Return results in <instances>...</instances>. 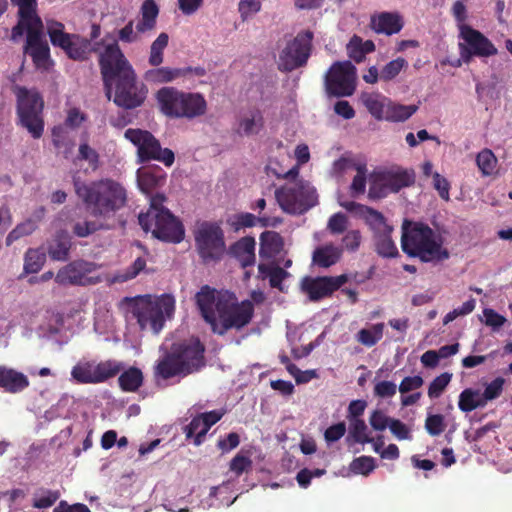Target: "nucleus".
I'll return each instance as SVG.
<instances>
[{
	"label": "nucleus",
	"instance_id": "f257e3e1",
	"mask_svg": "<svg viewBox=\"0 0 512 512\" xmlns=\"http://www.w3.org/2000/svg\"><path fill=\"white\" fill-rule=\"evenodd\" d=\"M140 190L149 197L150 206L146 213H140L138 221L145 232L168 243H180L185 236L182 222L164 207L166 197L155 192L166 182V173L160 167L141 168L137 171Z\"/></svg>",
	"mask_w": 512,
	"mask_h": 512
},
{
	"label": "nucleus",
	"instance_id": "f03ea898",
	"mask_svg": "<svg viewBox=\"0 0 512 512\" xmlns=\"http://www.w3.org/2000/svg\"><path fill=\"white\" fill-rule=\"evenodd\" d=\"M73 183L76 194L86 204L92 216L115 223V213L127 202L126 190L120 183L104 179L85 184L79 178H74Z\"/></svg>",
	"mask_w": 512,
	"mask_h": 512
},
{
	"label": "nucleus",
	"instance_id": "7ed1b4c3",
	"mask_svg": "<svg viewBox=\"0 0 512 512\" xmlns=\"http://www.w3.org/2000/svg\"><path fill=\"white\" fill-rule=\"evenodd\" d=\"M401 247L405 254L422 262L448 256V252L442 249L441 238L427 224L407 219L402 223Z\"/></svg>",
	"mask_w": 512,
	"mask_h": 512
},
{
	"label": "nucleus",
	"instance_id": "20e7f679",
	"mask_svg": "<svg viewBox=\"0 0 512 512\" xmlns=\"http://www.w3.org/2000/svg\"><path fill=\"white\" fill-rule=\"evenodd\" d=\"M156 99L161 112L170 118L194 119L206 113L204 96L195 92H184L175 87L158 90Z\"/></svg>",
	"mask_w": 512,
	"mask_h": 512
},
{
	"label": "nucleus",
	"instance_id": "39448f33",
	"mask_svg": "<svg viewBox=\"0 0 512 512\" xmlns=\"http://www.w3.org/2000/svg\"><path fill=\"white\" fill-rule=\"evenodd\" d=\"M254 316V304L250 300L237 302L233 293L224 291L219 294L217 315L211 324L213 333L220 336L229 330H241L247 326Z\"/></svg>",
	"mask_w": 512,
	"mask_h": 512
},
{
	"label": "nucleus",
	"instance_id": "423d86ee",
	"mask_svg": "<svg viewBox=\"0 0 512 512\" xmlns=\"http://www.w3.org/2000/svg\"><path fill=\"white\" fill-rule=\"evenodd\" d=\"M129 313L137 320L141 330L150 327L158 333L164 324L165 316L170 317L175 309L174 298L163 295L152 301L149 296H139L128 299Z\"/></svg>",
	"mask_w": 512,
	"mask_h": 512
},
{
	"label": "nucleus",
	"instance_id": "0eeeda50",
	"mask_svg": "<svg viewBox=\"0 0 512 512\" xmlns=\"http://www.w3.org/2000/svg\"><path fill=\"white\" fill-rule=\"evenodd\" d=\"M15 94L18 124L25 128L34 139L41 138L45 126L42 96L37 91H31L25 87H17Z\"/></svg>",
	"mask_w": 512,
	"mask_h": 512
},
{
	"label": "nucleus",
	"instance_id": "6e6552de",
	"mask_svg": "<svg viewBox=\"0 0 512 512\" xmlns=\"http://www.w3.org/2000/svg\"><path fill=\"white\" fill-rule=\"evenodd\" d=\"M194 241L198 256L204 264L219 262L226 252L225 235L219 222L200 223L194 232Z\"/></svg>",
	"mask_w": 512,
	"mask_h": 512
},
{
	"label": "nucleus",
	"instance_id": "1a4fd4ad",
	"mask_svg": "<svg viewBox=\"0 0 512 512\" xmlns=\"http://www.w3.org/2000/svg\"><path fill=\"white\" fill-rule=\"evenodd\" d=\"M124 137L137 147L139 163L155 160L170 167L175 161L174 152L169 148H162L159 140L147 130L129 128Z\"/></svg>",
	"mask_w": 512,
	"mask_h": 512
},
{
	"label": "nucleus",
	"instance_id": "9d476101",
	"mask_svg": "<svg viewBox=\"0 0 512 512\" xmlns=\"http://www.w3.org/2000/svg\"><path fill=\"white\" fill-rule=\"evenodd\" d=\"M275 196L282 210L294 215L303 214L318 203L316 189L304 181L277 189Z\"/></svg>",
	"mask_w": 512,
	"mask_h": 512
},
{
	"label": "nucleus",
	"instance_id": "9b49d317",
	"mask_svg": "<svg viewBox=\"0 0 512 512\" xmlns=\"http://www.w3.org/2000/svg\"><path fill=\"white\" fill-rule=\"evenodd\" d=\"M314 34L310 30L300 31L280 51L278 69L281 72H291L305 66L312 53Z\"/></svg>",
	"mask_w": 512,
	"mask_h": 512
},
{
	"label": "nucleus",
	"instance_id": "f8f14e48",
	"mask_svg": "<svg viewBox=\"0 0 512 512\" xmlns=\"http://www.w3.org/2000/svg\"><path fill=\"white\" fill-rule=\"evenodd\" d=\"M356 78V67L350 61H336L325 74V91L332 97L352 96L356 90Z\"/></svg>",
	"mask_w": 512,
	"mask_h": 512
},
{
	"label": "nucleus",
	"instance_id": "ddd939ff",
	"mask_svg": "<svg viewBox=\"0 0 512 512\" xmlns=\"http://www.w3.org/2000/svg\"><path fill=\"white\" fill-rule=\"evenodd\" d=\"M99 265L84 259H77L61 267L55 282L60 286H92L102 282V277L96 275Z\"/></svg>",
	"mask_w": 512,
	"mask_h": 512
},
{
	"label": "nucleus",
	"instance_id": "4468645a",
	"mask_svg": "<svg viewBox=\"0 0 512 512\" xmlns=\"http://www.w3.org/2000/svg\"><path fill=\"white\" fill-rule=\"evenodd\" d=\"M113 83L115 86L113 102L118 107L134 109L144 103L148 89L142 82L137 81L134 69L114 78Z\"/></svg>",
	"mask_w": 512,
	"mask_h": 512
},
{
	"label": "nucleus",
	"instance_id": "2eb2a0df",
	"mask_svg": "<svg viewBox=\"0 0 512 512\" xmlns=\"http://www.w3.org/2000/svg\"><path fill=\"white\" fill-rule=\"evenodd\" d=\"M123 369L121 362L106 360L80 361L71 370L72 378L79 384H99L118 375Z\"/></svg>",
	"mask_w": 512,
	"mask_h": 512
},
{
	"label": "nucleus",
	"instance_id": "dca6fc26",
	"mask_svg": "<svg viewBox=\"0 0 512 512\" xmlns=\"http://www.w3.org/2000/svg\"><path fill=\"white\" fill-rule=\"evenodd\" d=\"M141 18L134 26V20L118 30L117 38L125 44H132L141 39V34L151 32L156 28L159 7L154 0H144L140 7Z\"/></svg>",
	"mask_w": 512,
	"mask_h": 512
},
{
	"label": "nucleus",
	"instance_id": "f3484780",
	"mask_svg": "<svg viewBox=\"0 0 512 512\" xmlns=\"http://www.w3.org/2000/svg\"><path fill=\"white\" fill-rule=\"evenodd\" d=\"M99 66L106 87V95L110 99L112 80L133 70V67L124 56L117 42L105 46L103 52L99 55Z\"/></svg>",
	"mask_w": 512,
	"mask_h": 512
},
{
	"label": "nucleus",
	"instance_id": "a211bd4d",
	"mask_svg": "<svg viewBox=\"0 0 512 512\" xmlns=\"http://www.w3.org/2000/svg\"><path fill=\"white\" fill-rule=\"evenodd\" d=\"M461 58L468 63L473 56L489 57L497 54V48L481 32L470 27H463L459 31Z\"/></svg>",
	"mask_w": 512,
	"mask_h": 512
},
{
	"label": "nucleus",
	"instance_id": "6ab92c4d",
	"mask_svg": "<svg viewBox=\"0 0 512 512\" xmlns=\"http://www.w3.org/2000/svg\"><path fill=\"white\" fill-rule=\"evenodd\" d=\"M27 34L24 51L33 61L38 70L48 71L53 65L50 57V48L46 40L43 39V23L28 26L25 28Z\"/></svg>",
	"mask_w": 512,
	"mask_h": 512
},
{
	"label": "nucleus",
	"instance_id": "aec40b11",
	"mask_svg": "<svg viewBox=\"0 0 512 512\" xmlns=\"http://www.w3.org/2000/svg\"><path fill=\"white\" fill-rule=\"evenodd\" d=\"M349 281L347 274L338 276L305 277L302 281V290L313 302L329 298Z\"/></svg>",
	"mask_w": 512,
	"mask_h": 512
},
{
	"label": "nucleus",
	"instance_id": "412c9836",
	"mask_svg": "<svg viewBox=\"0 0 512 512\" xmlns=\"http://www.w3.org/2000/svg\"><path fill=\"white\" fill-rule=\"evenodd\" d=\"M171 350L178 356V359L183 363L184 368L189 370V374L199 370L205 365V349L198 339H191L179 344H173Z\"/></svg>",
	"mask_w": 512,
	"mask_h": 512
},
{
	"label": "nucleus",
	"instance_id": "4be33fe9",
	"mask_svg": "<svg viewBox=\"0 0 512 512\" xmlns=\"http://www.w3.org/2000/svg\"><path fill=\"white\" fill-rule=\"evenodd\" d=\"M224 416L221 410H212L200 413L184 427L186 439L194 438V444L199 446L203 443L207 432Z\"/></svg>",
	"mask_w": 512,
	"mask_h": 512
},
{
	"label": "nucleus",
	"instance_id": "5701e85b",
	"mask_svg": "<svg viewBox=\"0 0 512 512\" xmlns=\"http://www.w3.org/2000/svg\"><path fill=\"white\" fill-rule=\"evenodd\" d=\"M18 7V22L12 28L11 40L18 41L25 33V28L43 23L37 14V0H11Z\"/></svg>",
	"mask_w": 512,
	"mask_h": 512
},
{
	"label": "nucleus",
	"instance_id": "b1692460",
	"mask_svg": "<svg viewBox=\"0 0 512 512\" xmlns=\"http://www.w3.org/2000/svg\"><path fill=\"white\" fill-rule=\"evenodd\" d=\"M214 288L204 285L195 295L197 307L201 316L210 326L217 315V302L219 294Z\"/></svg>",
	"mask_w": 512,
	"mask_h": 512
},
{
	"label": "nucleus",
	"instance_id": "393cba45",
	"mask_svg": "<svg viewBox=\"0 0 512 512\" xmlns=\"http://www.w3.org/2000/svg\"><path fill=\"white\" fill-rule=\"evenodd\" d=\"M30 385L28 377L13 368L0 365V388L5 392L17 394Z\"/></svg>",
	"mask_w": 512,
	"mask_h": 512
},
{
	"label": "nucleus",
	"instance_id": "a878e982",
	"mask_svg": "<svg viewBox=\"0 0 512 512\" xmlns=\"http://www.w3.org/2000/svg\"><path fill=\"white\" fill-rule=\"evenodd\" d=\"M403 19L398 13L382 12L371 17L370 27L378 34L393 35L403 28Z\"/></svg>",
	"mask_w": 512,
	"mask_h": 512
},
{
	"label": "nucleus",
	"instance_id": "bb28decb",
	"mask_svg": "<svg viewBox=\"0 0 512 512\" xmlns=\"http://www.w3.org/2000/svg\"><path fill=\"white\" fill-rule=\"evenodd\" d=\"M154 373L156 377L168 380L175 376H186L189 374V370L184 368L178 356L171 350L157 362Z\"/></svg>",
	"mask_w": 512,
	"mask_h": 512
},
{
	"label": "nucleus",
	"instance_id": "cd10ccee",
	"mask_svg": "<svg viewBox=\"0 0 512 512\" xmlns=\"http://www.w3.org/2000/svg\"><path fill=\"white\" fill-rule=\"evenodd\" d=\"M380 181L389 192H398L414 182V175L404 169H389L379 174Z\"/></svg>",
	"mask_w": 512,
	"mask_h": 512
},
{
	"label": "nucleus",
	"instance_id": "c85d7f7f",
	"mask_svg": "<svg viewBox=\"0 0 512 512\" xmlns=\"http://www.w3.org/2000/svg\"><path fill=\"white\" fill-rule=\"evenodd\" d=\"M255 246V239L251 236H245L230 247V253L245 268L255 263Z\"/></svg>",
	"mask_w": 512,
	"mask_h": 512
},
{
	"label": "nucleus",
	"instance_id": "c756f323",
	"mask_svg": "<svg viewBox=\"0 0 512 512\" xmlns=\"http://www.w3.org/2000/svg\"><path fill=\"white\" fill-rule=\"evenodd\" d=\"M190 69L171 68V67H155L149 69L144 74V79L149 83H169L180 77H186L190 73Z\"/></svg>",
	"mask_w": 512,
	"mask_h": 512
},
{
	"label": "nucleus",
	"instance_id": "7c9ffc66",
	"mask_svg": "<svg viewBox=\"0 0 512 512\" xmlns=\"http://www.w3.org/2000/svg\"><path fill=\"white\" fill-rule=\"evenodd\" d=\"M283 238L278 232L264 231L260 235L259 254L262 258H274L283 250Z\"/></svg>",
	"mask_w": 512,
	"mask_h": 512
},
{
	"label": "nucleus",
	"instance_id": "2f4dec72",
	"mask_svg": "<svg viewBox=\"0 0 512 512\" xmlns=\"http://www.w3.org/2000/svg\"><path fill=\"white\" fill-rule=\"evenodd\" d=\"M342 255V249L333 245L326 244L320 247H317L312 255V261L315 265L328 268L332 265L336 264Z\"/></svg>",
	"mask_w": 512,
	"mask_h": 512
},
{
	"label": "nucleus",
	"instance_id": "473e14b6",
	"mask_svg": "<svg viewBox=\"0 0 512 512\" xmlns=\"http://www.w3.org/2000/svg\"><path fill=\"white\" fill-rule=\"evenodd\" d=\"M71 246L70 236L65 232H59L49 243L47 252L54 261H66L69 258Z\"/></svg>",
	"mask_w": 512,
	"mask_h": 512
},
{
	"label": "nucleus",
	"instance_id": "72a5a7b5",
	"mask_svg": "<svg viewBox=\"0 0 512 512\" xmlns=\"http://www.w3.org/2000/svg\"><path fill=\"white\" fill-rule=\"evenodd\" d=\"M114 227V222H109L108 220L97 218L95 220H84L76 222L72 227V232L79 238H85L100 230H110Z\"/></svg>",
	"mask_w": 512,
	"mask_h": 512
},
{
	"label": "nucleus",
	"instance_id": "f704fd0d",
	"mask_svg": "<svg viewBox=\"0 0 512 512\" xmlns=\"http://www.w3.org/2000/svg\"><path fill=\"white\" fill-rule=\"evenodd\" d=\"M375 51V44L372 40L363 41L357 35H354L347 44V52L351 59L356 63L365 60L366 55Z\"/></svg>",
	"mask_w": 512,
	"mask_h": 512
},
{
	"label": "nucleus",
	"instance_id": "c9c22d12",
	"mask_svg": "<svg viewBox=\"0 0 512 512\" xmlns=\"http://www.w3.org/2000/svg\"><path fill=\"white\" fill-rule=\"evenodd\" d=\"M387 101L385 119L389 122H403L409 119L417 110L416 105H403L392 102L390 99L385 98Z\"/></svg>",
	"mask_w": 512,
	"mask_h": 512
},
{
	"label": "nucleus",
	"instance_id": "e433bc0d",
	"mask_svg": "<svg viewBox=\"0 0 512 512\" xmlns=\"http://www.w3.org/2000/svg\"><path fill=\"white\" fill-rule=\"evenodd\" d=\"M64 24L58 21L47 22V33L53 46L60 47L61 49L68 48L70 40L75 34H69L64 31Z\"/></svg>",
	"mask_w": 512,
	"mask_h": 512
},
{
	"label": "nucleus",
	"instance_id": "4c0bfd02",
	"mask_svg": "<svg viewBox=\"0 0 512 512\" xmlns=\"http://www.w3.org/2000/svg\"><path fill=\"white\" fill-rule=\"evenodd\" d=\"M392 231H383L373 236L375 250L378 255L392 258L398 255V248L391 238Z\"/></svg>",
	"mask_w": 512,
	"mask_h": 512
},
{
	"label": "nucleus",
	"instance_id": "58836bf2",
	"mask_svg": "<svg viewBox=\"0 0 512 512\" xmlns=\"http://www.w3.org/2000/svg\"><path fill=\"white\" fill-rule=\"evenodd\" d=\"M362 214L374 235L383 231H393L392 226L387 224L385 217L379 211L368 206H362Z\"/></svg>",
	"mask_w": 512,
	"mask_h": 512
},
{
	"label": "nucleus",
	"instance_id": "ea45409f",
	"mask_svg": "<svg viewBox=\"0 0 512 512\" xmlns=\"http://www.w3.org/2000/svg\"><path fill=\"white\" fill-rule=\"evenodd\" d=\"M120 388L125 392H135L143 383V374L139 368L130 367L118 378Z\"/></svg>",
	"mask_w": 512,
	"mask_h": 512
},
{
	"label": "nucleus",
	"instance_id": "a19ab883",
	"mask_svg": "<svg viewBox=\"0 0 512 512\" xmlns=\"http://www.w3.org/2000/svg\"><path fill=\"white\" fill-rule=\"evenodd\" d=\"M169 42V36L167 33L162 32L158 37L151 43L148 63L152 67L160 66L164 61V50L167 48Z\"/></svg>",
	"mask_w": 512,
	"mask_h": 512
},
{
	"label": "nucleus",
	"instance_id": "79ce46f5",
	"mask_svg": "<svg viewBox=\"0 0 512 512\" xmlns=\"http://www.w3.org/2000/svg\"><path fill=\"white\" fill-rule=\"evenodd\" d=\"M486 403L480 390L465 389L460 395L459 407L462 411L470 412L478 407L485 406Z\"/></svg>",
	"mask_w": 512,
	"mask_h": 512
},
{
	"label": "nucleus",
	"instance_id": "37998d69",
	"mask_svg": "<svg viewBox=\"0 0 512 512\" xmlns=\"http://www.w3.org/2000/svg\"><path fill=\"white\" fill-rule=\"evenodd\" d=\"M257 223H259L261 227H267L270 225L268 217H256L252 213L241 212L234 216L231 226L235 231H239L242 228L254 227Z\"/></svg>",
	"mask_w": 512,
	"mask_h": 512
},
{
	"label": "nucleus",
	"instance_id": "c03bdc74",
	"mask_svg": "<svg viewBox=\"0 0 512 512\" xmlns=\"http://www.w3.org/2000/svg\"><path fill=\"white\" fill-rule=\"evenodd\" d=\"M46 261V255L40 249L29 248L24 255L23 270L26 274L39 272Z\"/></svg>",
	"mask_w": 512,
	"mask_h": 512
},
{
	"label": "nucleus",
	"instance_id": "a18cd8bd",
	"mask_svg": "<svg viewBox=\"0 0 512 512\" xmlns=\"http://www.w3.org/2000/svg\"><path fill=\"white\" fill-rule=\"evenodd\" d=\"M59 498V491L39 488L33 494L32 506L37 509H47L52 507Z\"/></svg>",
	"mask_w": 512,
	"mask_h": 512
},
{
	"label": "nucleus",
	"instance_id": "49530a36",
	"mask_svg": "<svg viewBox=\"0 0 512 512\" xmlns=\"http://www.w3.org/2000/svg\"><path fill=\"white\" fill-rule=\"evenodd\" d=\"M384 323H376L370 328L359 330L356 339L359 343L366 347H372L378 343L383 337Z\"/></svg>",
	"mask_w": 512,
	"mask_h": 512
},
{
	"label": "nucleus",
	"instance_id": "de8ad7c7",
	"mask_svg": "<svg viewBox=\"0 0 512 512\" xmlns=\"http://www.w3.org/2000/svg\"><path fill=\"white\" fill-rule=\"evenodd\" d=\"M91 43L87 39H83L78 35H74L70 40V45L64 51L67 56L73 60H84L90 51Z\"/></svg>",
	"mask_w": 512,
	"mask_h": 512
},
{
	"label": "nucleus",
	"instance_id": "09e8293b",
	"mask_svg": "<svg viewBox=\"0 0 512 512\" xmlns=\"http://www.w3.org/2000/svg\"><path fill=\"white\" fill-rule=\"evenodd\" d=\"M409 63L403 57H397L386 63L380 70V80L383 82H390L396 79L401 71L406 70Z\"/></svg>",
	"mask_w": 512,
	"mask_h": 512
},
{
	"label": "nucleus",
	"instance_id": "8fccbe9b",
	"mask_svg": "<svg viewBox=\"0 0 512 512\" xmlns=\"http://www.w3.org/2000/svg\"><path fill=\"white\" fill-rule=\"evenodd\" d=\"M497 157L492 150L485 148L477 154L476 164L483 176H490L497 167Z\"/></svg>",
	"mask_w": 512,
	"mask_h": 512
},
{
	"label": "nucleus",
	"instance_id": "3c124183",
	"mask_svg": "<svg viewBox=\"0 0 512 512\" xmlns=\"http://www.w3.org/2000/svg\"><path fill=\"white\" fill-rule=\"evenodd\" d=\"M349 421V438H352L354 442L365 444L371 443L372 438L367 434L368 427L363 419H352Z\"/></svg>",
	"mask_w": 512,
	"mask_h": 512
},
{
	"label": "nucleus",
	"instance_id": "603ef678",
	"mask_svg": "<svg viewBox=\"0 0 512 512\" xmlns=\"http://www.w3.org/2000/svg\"><path fill=\"white\" fill-rule=\"evenodd\" d=\"M263 127V116L259 111L254 112L251 117H245L240 121L239 133L246 136L257 134Z\"/></svg>",
	"mask_w": 512,
	"mask_h": 512
},
{
	"label": "nucleus",
	"instance_id": "864d4df0",
	"mask_svg": "<svg viewBox=\"0 0 512 512\" xmlns=\"http://www.w3.org/2000/svg\"><path fill=\"white\" fill-rule=\"evenodd\" d=\"M37 226L36 223L32 219H27L22 223H19L16 225L14 229H12L7 237H6V245L10 246L12 243L17 241L18 239L31 235L35 230Z\"/></svg>",
	"mask_w": 512,
	"mask_h": 512
},
{
	"label": "nucleus",
	"instance_id": "5fc2aeb1",
	"mask_svg": "<svg viewBox=\"0 0 512 512\" xmlns=\"http://www.w3.org/2000/svg\"><path fill=\"white\" fill-rule=\"evenodd\" d=\"M364 105L369 113L377 120H384L387 101L379 100L377 96L369 95L364 99Z\"/></svg>",
	"mask_w": 512,
	"mask_h": 512
},
{
	"label": "nucleus",
	"instance_id": "6e6d98bb",
	"mask_svg": "<svg viewBox=\"0 0 512 512\" xmlns=\"http://www.w3.org/2000/svg\"><path fill=\"white\" fill-rule=\"evenodd\" d=\"M375 460L371 456H360L350 463V470L354 474L369 475L375 469Z\"/></svg>",
	"mask_w": 512,
	"mask_h": 512
},
{
	"label": "nucleus",
	"instance_id": "4d7b16f0",
	"mask_svg": "<svg viewBox=\"0 0 512 512\" xmlns=\"http://www.w3.org/2000/svg\"><path fill=\"white\" fill-rule=\"evenodd\" d=\"M261 2L259 0H240L238 11L242 21H247L253 14L261 10Z\"/></svg>",
	"mask_w": 512,
	"mask_h": 512
},
{
	"label": "nucleus",
	"instance_id": "13d9d810",
	"mask_svg": "<svg viewBox=\"0 0 512 512\" xmlns=\"http://www.w3.org/2000/svg\"><path fill=\"white\" fill-rule=\"evenodd\" d=\"M448 356V345H444L439 349V352L435 350H428L421 356V362L425 367L433 368L437 366L439 357Z\"/></svg>",
	"mask_w": 512,
	"mask_h": 512
},
{
	"label": "nucleus",
	"instance_id": "bf43d9fd",
	"mask_svg": "<svg viewBox=\"0 0 512 512\" xmlns=\"http://www.w3.org/2000/svg\"><path fill=\"white\" fill-rule=\"evenodd\" d=\"M452 14L455 18L459 31H461L463 27H470V25L466 23L468 18V11L463 0H457L453 4Z\"/></svg>",
	"mask_w": 512,
	"mask_h": 512
},
{
	"label": "nucleus",
	"instance_id": "052dcab7",
	"mask_svg": "<svg viewBox=\"0 0 512 512\" xmlns=\"http://www.w3.org/2000/svg\"><path fill=\"white\" fill-rule=\"evenodd\" d=\"M351 195L356 197L365 192L366 188V169L364 166L357 167V173L351 183Z\"/></svg>",
	"mask_w": 512,
	"mask_h": 512
},
{
	"label": "nucleus",
	"instance_id": "680f3d73",
	"mask_svg": "<svg viewBox=\"0 0 512 512\" xmlns=\"http://www.w3.org/2000/svg\"><path fill=\"white\" fill-rule=\"evenodd\" d=\"M252 466V460L241 453H238L229 464L230 471L240 476Z\"/></svg>",
	"mask_w": 512,
	"mask_h": 512
},
{
	"label": "nucleus",
	"instance_id": "e2e57ef3",
	"mask_svg": "<svg viewBox=\"0 0 512 512\" xmlns=\"http://www.w3.org/2000/svg\"><path fill=\"white\" fill-rule=\"evenodd\" d=\"M347 222V216L338 212L329 218L327 228L332 234H341L347 229Z\"/></svg>",
	"mask_w": 512,
	"mask_h": 512
},
{
	"label": "nucleus",
	"instance_id": "0e129e2a",
	"mask_svg": "<svg viewBox=\"0 0 512 512\" xmlns=\"http://www.w3.org/2000/svg\"><path fill=\"white\" fill-rule=\"evenodd\" d=\"M88 119L87 114L77 107H72L67 111L65 126L71 129L79 128L80 125Z\"/></svg>",
	"mask_w": 512,
	"mask_h": 512
},
{
	"label": "nucleus",
	"instance_id": "69168bd1",
	"mask_svg": "<svg viewBox=\"0 0 512 512\" xmlns=\"http://www.w3.org/2000/svg\"><path fill=\"white\" fill-rule=\"evenodd\" d=\"M397 392V385L392 381H380L375 384L373 393L378 398H392Z\"/></svg>",
	"mask_w": 512,
	"mask_h": 512
},
{
	"label": "nucleus",
	"instance_id": "338daca9",
	"mask_svg": "<svg viewBox=\"0 0 512 512\" xmlns=\"http://www.w3.org/2000/svg\"><path fill=\"white\" fill-rule=\"evenodd\" d=\"M448 385V372L442 373L436 377L429 385L428 396L430 398L439 397Z\"/></svg>",
	"mask_w": 512,
	"mask_h": 512
},
{
	"label": "nucleus",
	"instance_id": "774afa93",
	"mask_svg": "<svg viewBox=\"0 0 512 512\" xmlns=\"http://www.w3.org/2000/svg\"><path fill=\"white\" fill-rule=\"evenodd\" d=\"M425 428L432 436H437L444 431V418L442 415H429L425 421Z\"/></svg>",
	"mask_w": 512,
	"mask_h": 512
}]
</instances>
